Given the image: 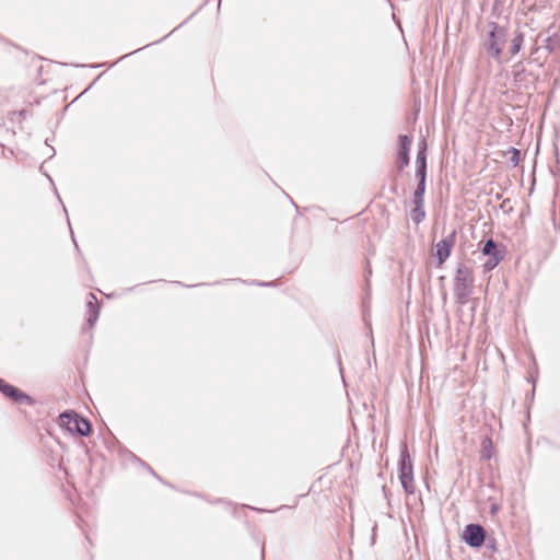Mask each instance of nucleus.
<instances>
[{"mask_svg": "<svg viewBox=\"0 0 560 560\" xmlns=\"http://www.w3.org/2000/svg\"><path fill=\"white\" fill-rule=\"evenodd\" d=\"M481 254L487 256L482 268L485 272L493 270L505 257L506 248L504 245L497 243L493 238H488L483 242Z\"/></svg>", "mask_w": 560, "mask_h": 560, "instance_id": "5", "label": "nucleus"}, {"mask_svg": "<svg viewBox=\"0 0 560 560\" xmlns=\"http://www.w3.org/2000/svg\"><path fill=\"white\" fill-rule=\"evenodd\" d=\"M497 510H498L497 505H492V506H491V512H492V513H495V512H497Z\"/></svg>", "mask_w": 560, "mask_h": 560, "instance_id": "18", "label": "nucleus"}, {"mask_svg": "<svg viewBox=\"0 0 560 560\" xmlns=\"http://www.w3.org/2000/svg\"><path fill=\"white\" fill-rule=\"evenodd\" d=\"M472 269L465 265L458 264L454 277V296L456 302L464 305L468 302L474 291Z\"/></svg>", "mask_w": 560, "mask_h": 560, "instance_id": "2", "label": "nucleus"}, {"mask_svg": "<svg viewBox=\"0 0 560 560\" xmlns=\"http://www.w3.org/2000/svg\"><path fill=\"white\" fill-rule=\"evenodd\" d=\"M0 392L8 398L12 399L13 401L18 404H27L32 406L34 404V399L24 394L22 390H20L18 387L8 384L4 380L0 378Z\"/></svg>", "mask_w": 560, "mask_h": 560, "instance_id": "9", "label": "nucleus"}, {"mask_svg": "<svg viewBox=\"0 0 560 560\" xmlns=\"http://www.w3.org/2000/svg\"><path fill=\"white\" fill-rule=\"evenodd\" d=\"M487 547H488V548H492V549H494V545H493V542H490V541H488V542H487Z\"/></svg>", "mask_w": 560, "mask_h": 560, "instance_id": "17", "label": "nucleus"}, {"mask_svg": "<svg viewBox=\"0 0 560 560\" xmlns=\"http://www.w3.org/2000/svg\"><path fill=\"white\" fill-rule=\"evenodd\" d=\"M257 284L261 287H272L275 285V282H257Z\"/></svg>", "mask_w": 560, "mask_h": 560, "instance_id": "15", "label": "nucleus"}, {"mask_svg": "<svg viewBox=\"0 0 560 560\" xmlns=\"http://www.w3.org/2000/svg\"><path fill=\"white\" fill-rule=\"evenodd\" d=\"M399 480L406 493L413 494L416 487L413 482L412 462L408 453L407 446L404 445L399 457Z\"/></svg>", "mask_w": 560, "mask_h": 560, "instance_id": "6", "label": "nucleus"}, {"mask_svg": "<svg viewBox=\"0 0 560 560\" xmlns=\"http://www.w3.org/2000/svg\"><path fill=\"white\" fill-rule=\"evenodd\" d=\"M523 43H524V35L523 33H517L515 35V37L512 39L511 42V45H510V54L511 56H515L516 54L520 52L522 46H523Z\"/></svg>", "mask_w": 560, "mask_h": 560, "instance_id": "13", "label": "nucleus"}, {"mask_svg": "<svg viewBox=\"0 0 560 560\" xmlns=\"http://www.w3.org/2000/svg\"><path fill=\"white\" fill-rule=\"evenodd\" d=\"M486 529L477 523H470L465 526L462 539L471 548H479L486 542Z\"/></svg>", "mask_w": 560, "mask_h": 560, "instance_id": "7", "label": "nucleus"}, {"mask_svg": "<svg viewBox=\"0 0 560 560\" xmlns=\"http://www.w3.org/2000/svg\"><path fill=\"white\" fill-rule=\"evenodd\" d=\"M399 151L397 155V167L402 171L409 164V151L411 147V138L407 135L398 137Z\"/></svg>", "mask_w": 560, "mask_h": 560, "instance_id": "10", "label": "nucleus"}, {"mask_svg": "<svg viewBox=\"0 0 560 560\" xmlns=\"http://www.w3.org/2000/svg\"><path fill=\"white\" fill-rule=\"evenodd\" d=\"M489 31L481 42L482 49L495 61H500L508 39V28L495 22L489 23Z\"/></svg>", "mask_w": 560, "mask_h": 560, "instance_id": "1", "label": "nucleus"}, {"mask_svg": "<svg viewBox=\"0 0 560 560\" xmlns=\"http://www.w3.org/2000/svg\"><path fill=\"white\" fill-rule=\"evenodd\" d=\"M86 305H88V324H89L90 328H92L95 325V323L97 322L98 315H100V305H98V301H97L95 294H93V293L89 294V300L86 302Z\"/></svg>", "mask_w": 560, "mask_h": 560, "instance_id": "11", "label": "nucleus"}, {"mask_svg": "<svg viewBox=\"0 0 560 560\" xmlns=\"http://www.w3.org/2000/svg\"><path fill=\"white\" fill-rule=\"evenodd\" d=\"M427 167V143L423 140L419 144L416 158L415 177L417 178L418 184L412 195V201H424Z\"/></svg>", "mask_w": 560, "mask_h": 560, "instance_id": "3", "label": "nucleus"}, {"mask_svg": "<svg viewBox=\"0 0 560 560\" xmlns=\"http://www.w3.org/2000/svg\"><path fill=\"white\" fill-rule=\"evenodd\" d=\"M59 424L71 434L80 436H89L92 431L90 421L74 410H67L60 413Z\"/></svg>", "mask_w": 560, "mask_h": 560, "instance_id": "4", "label": "nucleus"}, {"mask_svg": "<svg viewBox=\"0 0 560 560\" xmlns=\"http://www.w3.org/2000/svg\"><path fill=\"white\" fill-rule=\"evenodd\" d=\"M413 208L410 211V218L416 223H421L425 218L424 201H412Z\"/></svg>", "mask_w": 560, "mask_h": 560, "instance_id": "12", "label": "nucleus"}, {"mask_svg": "<svg viewBox=\"0 0 560 560\" xmlns=\"http://www.w3.org/2000/svg\"><path fill=\"white\" fill-rule=\"evenodd\" d=\"M456 241V231L453 230L447 236L435 244V257L439 266L443 265L451 256Z\"/></svg>", "mask_w": 560, "mask_h": 560, "instance_id": "8", "label": "nucleus"}, {"mask_svg": "<svg viewBox=\"0 0 560 560\" xmlns=\"http://www.w3.org/2000/svg\"><path fill=\"white\" fill-rule=\"evenodd\" d=\"M546 48H547V49H549L550 51L552 50V47H551V38H550V37H548V38L546 39Z\"/></svg>", "mask_w": 560, "mask_h": 560, "instance_id": "16", "label": "nucleus"}, {"mask_svg": "<svg viewBox=\"0 0 560 560\" xmlns=\"http://www.w3.org/2000/svg\"><path fill=\"white\" fill-rule=\"evenodd\" d=\"M200 285H203V283H197V284H194L192 287H200Z\"/></svg>", "mask_w": 560, "mask_h": 560, "instance_id": "19", "label": "nucleus"}, {"mask_svg": "<svg viewBox=\"0 0 560 560\" xmlns=\"http://www.w3.org/2000/svg\"><path fill=\"white\" fill-rule=\"evenodd\" d=\"M510 152L512 154L511 158H510L511 163L513 164V166L518 165L520 160H521V152H520V150H517L515 148H511Z\"/></svg>", "mask_w": 560, "mask_h": 560, "instance_id": "14", "label": "nucleus"}]
</instances>
